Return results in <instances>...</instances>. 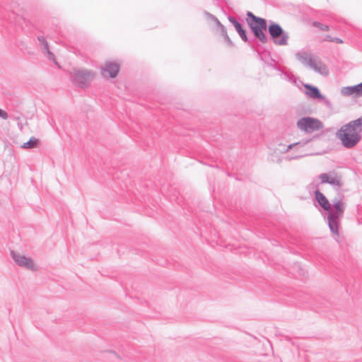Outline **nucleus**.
<instances>
[{"label":"nucleus","instance_id":"1","mask_svg":"<svg viewBox=\"0 0 362 362\" xmlns=\"http://www.w3.org/2000/svg\"><path fill=\"white\" fill-rule=\"evenodd\" d=\"M315 197L319 204L325 210L329 211L327 216V222L331 232L337 235H339V225L342 218L345 203L340 199L333 201V209L326 197L319 190L315 192Z\"/></svg>","mask_w":362,"mask_h":362},{"label":"nucleus","instance_id":"2","mask_svg":"<svg viewBox=\"0 0 362 362\" xmlns=\"http://www.w3.org/2000/svg\"><path fill=\"white\" fill-rule=\"evenodd\" d=\"M362 116L343 125L336 136L346 148L355 147L361 140Z\"/></svg>","mask_w":362,"mask_h":362},{"label":"nucleus","instance_id":"3","mask_svg":"<svg viewBox=\"0 0 362 362\" xmlns=\"http://www.w3.org/2000/svg\"><path fill=\"white\" fill-rule=\"evenodd\" d=\"M246 21L255 36L262 42H267V37L264 33L267 29V21L247 11Z\"/></svg>","mask_w":362,"mask_h":362},{"label":"nucleus","instance_id":"4","mask_svg":"<svg viewBox=\"0 0 362 362\" xmlns=\"http://www.w3.org/2000/svg\"><path fill=\"white\" fill-rule=\"evenodd\" d=\"M268 30L275 45L279 46L288 45V33L285 32L279 24L272 23L269 26Z\"/></svg>","mask_w":362,"mask_h":362},{"label":"nucleus","instance_id":"5","mask_svg":"<svg viewBox=\"0 0 362 362\" xmlns=\"http://www.w3.org/2000/svg\"><path fill=\"white\" fill-rule=\"evenodd\" d=\"M297 127L299 129L305 133H313L323 128L321 121L313 117H303L298 120Z\"/></svg>","mask_w":362,"mask_h":362},{"label":"nucleus","instance_id":"6","mask_svg":"<svg viewBox=\"0 0 362 362\" xmlns=\"http://www.w3.org/2000/svg\"><path fill=\"white\" fill-rule=\"evenodd\" d=\"M71 75L74 83L81 88L87 86L95 77V73L88 69H74Z\"/></svg>","mask_w":362,"mask_h":362},{"label":"nucleus","instance_id":"7","mask_svg":"<svg viewBox=\"0 0 362 362\" xmlns=\"http://www.w3.org/2000/svg\"><path fill=\"white\" fill-rule=\"evenodd\" d=\"M11 256L15 263L21 267L30 271H36L38 269L37 266L30 257H26L13 250L11 251Z\"/></svg>","mask_w":362,"mask_h":362},{"label":"nucleus","instance_id":"8","mask_svg":"<svg viewBox=\"0 0 362 362\" xmlns=\"http://www.w3.org/2000/svg\"><path fill=\"white\" fill-rule=\"evenodd\" d=\"M322 184H329L333 187H341L342 186L341 177L335 171L328 173H322L319 175Z\"/></svg>","mask_w":362,"mask_h":362},{"label":"nucleus","instance_id":"9","mask_svg":"<svg viewBox=\"0 0 362 362\" xmlns=\"http://www.w3.org/2000/svg\"><path fill=\"white\" fill-rule=\"evenodd\" d=\"M305 88V94L308 97L313 99H318L322 100L326 105H330V101L327 99L325 95H322L319 90V89L309 84H305L304 86Z\"/></svg>","mask_w":362,"mask_h":362},{"label":"nucleus","instance_id":"10","mask_svg":"<svg viewBox=\"0 0 362 362\" xmlns=\"http://www.w3.org/2000/svg\"><path fill=\"white\" fill-rule=\"evenodd\" d=\"M308 66L321 75L327 76L329 74V70L327 66L317 57L313 56Z\"/></svg>","mask_w":362,"mask_h":362},{"label":"nucleus","instance_id":"11","mask_svg":"<svg viewBox=\"0 0 362 362\" xmlns=\"http://www.w3.org/2000/svg\"><path fill=\"white\" fill-rule=\"evenodd\" d=\"M119 70V66L117 63L107 62L101 69V71L104 77H107L108 76L110 78H115L117 76Z\"/></svg>","mask_w":362,"mask_h":362},{"label":"nucleus","instance_id":"12","mask_svg":"<svg viewBox=\"0 0 362 362\" xmlns=\"http://www.w3.org/2000/svg\"><path fill=\"white\" fill-rule=\"evenodd\" d=\"M341 93L345 96H362V82L353 86L343 87L341 90Z\"/></svg>","mask_w":362,"mask_h":362},{"label":"nucleus","instance_id":"13","mask_svg":"<svg viewBox=\"0 0 362 362\" xmlns=\"http://www.w3.org/2000/svg\"><path fill=\"white\" fill-rule=\"evenodd\" d=\"M314 55L305 51L298 52L296 54V58L303 65L308 66Z\"/></svg>","mask_w":362,"mask_h":362},{"label":"nucleus","instance_id":"14","mask_svg":"<svg viewBox=\"0 0 362 362\" xmlns=\"http://www.w3.org/2000/svg\"><path fill=\"white\" fill-rule=\"evenodd\" d=\"M228 20L230 22L234 25L237 33L239 34L240 37L244 42H247L248 39L247 37L245 30L243 28L241 24L237 21L234 18L229 17Z\"/></svg>","mask_w":362,"mask_h":362},{"label":"nucleus","instance_id":"15","mask_svg":"<svg viewBox=\"0 0 362 362\" xmlns=\"http://www.w3.org/2000/svg\"><path fill=\"white\" fill-rule=\"evenodd\" d=\"M37 39H38L39 42H40V44L42 45V49L47 52L49 59L54 61V54L49 51L48 43L46 41L45 37L38 36Z\"/></svg>","mask_w":362,"mask_h":362},{"label":"nucleus","instance_id":"16","mask_svg":"<svg viewBox=\"0 0 362 362\" xmlns=\"http://www.w3.org/2000/svg\"><path fill=\"white\" fill-rule=\"evenodd\" d=\"M309 141H310V140H305V141H299L297 143L289 144L288 146H286L281 144L280 146H282L283 148L281 149H279V151L281 153H286V152H288L290 149L293 148L294 146H303L305 144H307Z\"/></svg>","mask_w":362,"mask_h":362},{"label":"nucleus","instance_id":"17","mask_svg":"<svg viewBox=\"0 0 362 362\" xmlns=\"http://www.w3.org/2000/svg\"><path fill=\"white\" fill-rule=\"evenodd\" d=\"M38 144V139L35 137H31L30 140L25 143H23L21 146L22 148H33L37 147Z\"/></svg>","mask_w":362,"mask_h":362},{"label":"nucleus","instance_id":"18","mask_svg":"<svg viewBox=\"0 0 362 362\" xmlns=\"http://www.w3.org/2000/svg\"><path fill=\"white\" fill-rule=\"evenodd\" d=\"M207 16H209V18H210L211 20H213L216 24L217 25V26L220 29V31L221 33V35L223 36H226V34H227V31H226V28L221 23V22L213 15L210 14V13H207Z\"/></svg>","mask_w":362,"mask_h":362},{"label":"nucleus","instance_id":"19","mask_svg":"<svg viewBox=\"0 0 362 362\" xmlns=\"http://www.w3.org/2000/svg\"><path fill=\"white\" fill-rule=\"evenodd\" d=\"M313 25L321 30L327 31L329 30V26L327 25H324L320 22H314Z\"/></svg>","mask_w":362,"mask_h":362},{"label":"nucleus","instance_id":"20","mask_svg":"<svg viewBox=\"0 0 362 362\" xmlns=\"http://www.w3.org/2000/svg\"><path fill=\"white\" fill-rule=\"evenodd\" d=\"M0 117L6 119L8 118V114L4 110L0 109Z\"/></svg>","mask_w":362,"mask_h":362},{"label":"nucleus","instance_id":"21","mask_svg":"<svg viewBox=\"0 0 362 362\" xmlns=\"http://www.w3.org/2000/svg\"><path fill=\"white\" fill-rule=\"evenodd\" d=\"M332 42H336V43H338V44H342L344 42V41L341 38L333 37Z\"/></svg>","mask_w":362,"mask_h":362},{"label":"nucleus","instance_id":"22","mask_svg":"<svg viewBox=\"0 0 362 362\" xmlns=\"http://www.w3.org/2000/svg\"><path fill=\"white\" fill-rule=\"evenodd\" d=\"M333 37L329 35H326L323 39V41L332 42Z\"/></svg>","mask_w":362,"mask_h":362},{"label":"nucleus","instance_id":"23","mask_svg":"<svg viewBox=\"0 0 362 362\" xmlns=\"http://www.w3.org/2000/svg\"><path fill=\"white\" fill-rule=\"evenodd\" d=\"M223 37L228 45H232L233 43L230 39L229 38L228 34H226V36H223Z\"/></svg>","mask_w":362,"mask_h":362},{"label":"nucleus","instance_id":"24","mask_svg":"<svg viewBox=\"0 0 362 362\" xmlns=\"http://www.w3.org/2000/svg\"><path fill=\"white\" fill-rule=\"evenodd\" d=\"M305 155H303V154H300V155H296L293 157H291V158H287L288 160H291V159H298L300 158H302Z\"/></svg>","mask_w":362,"mask_h":362}]
</instances>
